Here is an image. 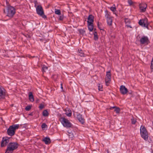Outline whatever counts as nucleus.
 Masks as SVG:
<instances>
[{
	"mask_svg": "<svg viewBox=\"0 0 153 153\" xmlns=\"http://www.w3.org/2000/svg\"><path fill=\"white\" fill-rule=\"evenodd\" d=\"M4 12L7 16L10 18H12L16 13L14 7L11 6H8L6 8L4 9Z\"/></svg>",
	"mask_w": 153,
	"mask_h": 153,
	"instance_id": "f257e3e1",
	"label": "nucleus"
},
{
	"mask_svg": "<svg viewBox=\"0 0 153 153\" xmlns=\"http://www.w3.org/2000/svg\"><path fill=\"white\" fill-rule=\"evenodd\" d=\"M18 144L16 143H10L7 146L5 153H12L13 150L16 149Z\"/></svg>",
	"mask_w": 153,
	"mask_h": 153,
	"instance_id": "f03ea898",
	"label": "nucleus"
},
{
	"mask_svg": "<svg viewBox=\"0 0 153 153\" xmlns=\"http://www.w3.org/2000/svg\"><path fill=\"white\" fill-rule=\"evenodd\" d=\"M140 135L141 137L145 140H148V135L146 129L143 126H141L140 128Z\"/></svg>",
	"mask_w": 153,
	"mask_h": 153,
	"instance_id": "7ed1b4c3",
	"label": "nucleus"
},
{
	"mask_svg": "<svg viewBox=\"0 0 153 153\" xmlns=\"http://www.w3.org/2000/svg\"><path fill=\"white\" fill-rule=\"evenodd\" d=\"M59 120L63 126L67 128H70L72 127V125L67 119L63 117H61L59 119Z\"/></svg>",
	"mask_w": 153,
	"mask_h": 153,
	"instance_id": "20e7f679",
	"label": "nucleus"
},
{
	"mask_svg": "<svg viewBox=\"0 0 153 153\" xmlns=\"http://www.w3.org/2000/svg\"><path fill=\"white\" fill-rule=\"evenodd\" d=\"M36 10L37 13L43 18H45L46 17L44 14L43 10L41 6H37L36 8Z\"/></svg>",
	"mask_w": 153,
	"mask_h": 153,
	"instance_id": "39448f33",
	"label": "nucleus"
},
{
	"mask_svg": "<svg viewBox=\"0 0 153 153\" xmlns=\"http://www.w3.org/2000/svg\"><path fill=\"white\" fill-rule=\"evenodd\" d=\"M140 42L141 44H145L146 45H148L150 43L148 37L145 36H143L141 37L140 40Z\"/></svg>",
	"mask_w": 153,
	"mask_h": 153,
	"instance_id": "423d86ee",
	"label": "nucleus"
},
{
	"mask_svg": "<svg viewBox=\"0 0 153 153\" xmlns=\"http://www.w3.org/2000/svg\"><path fill=\"white\" fill-rule=\"evenodd\" d=\"M138 23L140 25L148 28L149 23L147 19L146 18L140 20L139 22Z\"/></svg>",
	"mask_w": 153,
	"mask_h": 153,
	"instance_id": "0eeeda50",
	"label": "nucleus"
},
{
	"mask_svg": "<svg viewBox=\"0 0 153 153\" xmlns=\"http://www.w3.org/2000/svg\"><path fill=\"white\" fill-rule=\"evenodd\" d=\"M12 126H10L8 129L7 131V134L11 136H13L15 134V131L13 128Z\"/></svg>",
	"mask_w": 153,
	"mask_h": 153,
	"instance_id": "6e6552de",
	"label": "nucleus"
},
{
	"mask_svg": "<svg viewBox=\"0 0 153 153\" xmlns=\"http://www.w3.org/2000/svg\"><path fill=\"white\" fill-rule=\"evenodd\" d=\"M6 95L5 91L0 87V99H4Z\"/></svg>",
	"mask_w": 153,
	"mask_h": 153,
	"instance_id": "1a4fd4ad",
	"label": "nucleus"
},
{
	"mask_svg": "<svg viewBox=\"0 0 153 153\" xmlns=\"http://www.w3.org/2000/svg\"><path fill=\"white\" fill-rule=\"evenodd\" d=\"M9 142V138L8 137L3 138L1 143V146H5Z\"/></svg>",
	"mask_w": 153,
	"mask_h": 153,
	"instance_id": "9d476101",
	"label": "nucleus"
},
{
	"mask_svg": "<svg viewBox=\"0 0 153 153\" xmlns=\"http://www.w3.org/2000/svg\"><path fill=\"white\" fill-rule=\"evenodd\" d=\"M120 91L122 94H125L128 92L127 89L126 88L125 86L122 85L120 87Z\"/></svg>",
	"mask_w": 153,
	"mask_h": 153,
	"instance_id": "9b49d317",
	"label": "nucleus"
},
{
	"mask_svg": "<svg viewBox=\"0 0 153 153\" xmlns=\"http://www.w3.org/2000/svg\"><path fill=\"white\" fill-rule=\"evenodd\" d=\"M139 6L141 12H144L145 11L146 8L147 7V5L146 3H141L140 4Z\"/></svg>",
	"mask_w": 153,
	"mask_h": 153,
	"instance_id": "f8f14e48",
	"label": "nucleus"
},
{
	"mask_svg": "<svg viewBox=\"0 0 153 153\" xmlns=\"http://www.w3.org/2000/svg\"><path fill=\"white\" fill-rule=\"evenodd\" d=\"M94 16L92 15H90L88 16L87 21L88 23L93 24L94 22Z\"/></svg>",
	"mask_w": 153,
	"mask_h": 153,
	"instance_id": "ddd939ff",
	"label": "nucleus"
},
{
	"mask_svg": "<svg viewBox=\"0 0 153 153\" xmlns=\"http://www.w3.org/2000/svg\"><path fill=\"white\" fill-rule=\"evenodd\" d=\"M77 118L79 121L82 124L84 122V120L82 117V115L79 113H77Z\"/></svg>",
	"mask_w": 153,
	"mask_h": 153,
	"instance_id": "4468645a",
	"label": "nucleus"
},
{
	"mask_svg": "<svg viewBox=\"0 0 153 153\" xmlns=\"http://www.w3.org/2000/svg\"><path fill=\"white\" fill-rule=\"evenodd\" d=\"M42 141L44 142L45 144H48L51 143V140L49 137H45L43 140Z\"/></svg>",
	"mask_w": 153,
	"mask_h": 153,
	"instance_id": "2eb2a0df",
	"label": "nucleus"
},
{
	"mask_svg": "<svg viewBox=\"0 0 153 153\" xmlns=\"http://www.w3.org/2000/svg\"><path fill=\"white\" fill-rule=\"evenodd\" d=\"M29 98L31 102H33L34 101V99L33 97V96L31 92H30L29 94Z\"/></svg>",
	"mask_w": 153,
	"mask_h": 153,
	"instance_id": "dca6fc26",
	"label": "nucleus"
},
{
	"mask_svg": "<svg viewBox=\"0 0 153 153\" xmlns=\"http://www.w3.org/2000/svg\"><path fill=\"white\" fill-rule=\"evenodd\" d=\"M88 29L90 31H92L94 28L93 24H90L88 23Z\"/></svg>",
	"mask_w": 153,
	"mask_h": 153,
	"instance_id": "f3484780",
	"label": "nucleus"
},
{
	"mask_svg": "<svg viewBox=\"0 0 153 153\" xmlns=\"http://www.w3.org/2000/svg\"><path fill=\"white\" fill-rule=\"evenodd\" d=\"M108 25L109 26H111L112 25V17L108 18L106 19Z\"/></svg>",
	"mask_w": 153,
	"mask_h": 153,
	"instance_id": "a211bd4d",
	"label": "nucleus"
},
{
	"mask_svg": "<svg viewBox=\"0 0 153 153\" xmlns=\"http://www.w3.org/2000/svg\"><path fill=\"white\" fill-rule=\"evenodd\" d=\"M105 17L106 19L111 17L110 15V13L107 10L105 11Z\"/></svg>",
	"mask_w": 153,
	"mask_h": 153,
	"instance_id": "6ab92c4d",
	"label": "nucleus"
},
{
	"mask_svg": "<svg viewBox=\"0 0 153 153\" xmlns=\"http://www.w3.org/2000/svg\"><path fill=\"white\" fill-rule=\"evenodd\" d=\"M106 76L105 78L111 79V73L110 71L107 72Z\"/></svg>",
	"mask_w": 153,
	"mask_h": 153,
	"instance_id": "aec40b11",
	"label": "nucleus"
},
{
	"mask_svg": "<svg viewBox=\"0 0 153 153\" xmlns=\"http://www.w3.org/2000/svg\"><path fill=\"white\" fill-rule=\"evenodd\" d=\"M111 81V79H108L106 78H105V81L106 85L107 86H108L109 84L110 83Z\"/></svg>",
	"mask_w": 153,
	"mask_h": 153,
	"instance_id": "412c9836",
	"label": "nucleus"
},
{
	"mask_svg": "<svg viewBox=\"0 0 153 153\" xmlns=\"http://www.w3.org/2000/svg\"><path fill=\"white\" fill-rule=\"evenodd\" d=\"M78 55L79 56H85V54L83 53V51L81 50H78Z\"/></svg>",
	"mask_w": 153,
	"mask_h": 153,
	"instance_id": "4be33fe9",
	"label": "nucleus"
},
{
	"mask_svg": "<svg viewBox=\"0 0 153 153\" xmlns=\"http://www.w3.org/2000/svg\"><path fill=\"white\" fill-rule=\"evenodd\" d=\"M125 22L126 23V26L127 27L131 28V27L130 25H127V24L128 23H130V21L129 20V19H125Z\"/></svg>",
	"mask_w": 153,
	"mask_h": 153,
	"instance_id": "5701e85b",
	"label": "nucleus"
},
{
	"mask_svg": "<svg viewBox=\"0 0 153 153\" xmlns=\"http://www.w3.org/2000/svg\"><path fill=\"white\" fill-rule=\"evenodd\" d=\"M49 115V114L47 111L45 110L43 111L42 115L44 117L48 116Z\"/></svg>",
	"mask_w": 153,
	"mask_h": 153,
	"instance_id": "b1692460",
	"label": "nucleus"
},
{
	"mask_svg": "<svg viewBox=\"0 0 153 153\" xmlns=\"http://www.w3.org/2000/svg\"><path fill=\"white\" fill-rule=\"evenodd\" d=\"M11 126H12L14 130V131H15L18 129L19 127V124H16V125H13Z\"/></svg>",
	"mask_w": 153,
	"mask_h": 153,
	"instance_id": "393cba45",
	"label": "nucleus"
},
{
	"mask_svg": "<svg viewBox=\"0 0 153 153\" xmlns=\"http://www.w3.org/2000/svg\"><path fill=\"white\" fill-rule=\"evenodd\" d=\"M94 39L95 40H96L98 39V37L97 35V33L96 32H95L94 34Z\"/></svg>",
	"mask_w": 153,
	"mask_h": 153,
	"instance_id": "a878e982",
	"label": "nucleus"
},
{
	"mask_svg": "<svg viewBox=\"0 0 153 153\" xmlns=\"http://www.w3.org/2000/svg\"><path fill=\"white\" fill-rule=\"evenodd\" d=\"M111 10L113 12H115L116 11L115 5L114 4H113V6L110 8Z\"/></svg>",
	"mask_w": 153,
	"mask_h": 153,
	"instance_id": "bb28decb",
	"label": "nucleus"
},
{
	"mask_svg": "<svg viewBox=\"0 0 153 153\" xmlns=\"http://www.w3.org/2000/svg\"><path fill=\"white\" fill-rule=\"evenodd\" d=\"M120 108L116 106V108H115L114 111H115L118 114L120 113Z\"/></svg>",
	"mask_w": 153,
	"mask_h": 153,
	"instance_id": "cd10ccee",
	"label": "nucleus"
},
{
	"mask_svg": "<svg viewBox=\"0 0 153 153\" xmlns=\"http://www.w3.org/2000/svg\"><path fill=\"white\" fill-rule=\"evenodd\" d=\"M137 122L136 119L134 118V117L131 119V122L132 124H135Z\"/></svg>",
	"mask_w": 153,
	"mask_h": 153,
	"instance_id": "c85d7f7f",
	"label": "nucleus"
},
{
	"mask_svg": "<svg viewBox=\"0 0 153 153\" xmlns=\"http://www.w3.org/2000/svg\"><path fill=\"white\" fill-rule=\"evenodd\" d=\"M55 14L58 15H60L61 14V11L60 10L58 9H55Z\"/></svg>",
	"mask_w": 153,
	"mask_h": 153,
	"instance_id": "c756f323",
	"label": "nucleus"
},
{
	"mask_svg": "<svg viewBox=\"0 0 153 153\" xmlns=\"http://www.w3.org/2000/svg\"><path fill=\"white\" fill-rule=\"evenodd\" d=\"M48 67L45 65H43L42 67V71L43 72H45V70L48 69Z\"/></svg>",
	"mask_w": 153,
	"mask_h": 153,
	"instance_id": "7c9ffc66",
	"label": "nucleus"
},
{
	"mask_svg": "<svg viewBox=\"0 0 153 153\" xmlns=\"http://www.w3.org/2000/svg\"><path fill=\"white\" fill-rule=\"evenodd\" d=\"M79 31L80 33L82 35H84L85 33V31L83 29H79Z\"/></svg>",
	"mask_w": 153,
	"mask_h": 153,
	"instance_id": "2f4dec72",
	"label": "nucleus"
},
{
	"mask_svg": "<svg viewBox=\"0 0 153 153\" xmlns=\"http://www.w3.org/2000/svg\"><path fill=\"white\" fill-rule=\"evenodd\" d=\"M69 137L72 140L73 139V137H74V135L72 133H70L69 134Z\"/></svg>",
	"mask_w": 153,
	"mask_h": 153,
	"instance_id": "473e14b6",
	"label": "nucleus"
},
{
	"mask_svg": "<svg viewBox=\"0 0 153 153\" xmlns=\"http://www.w3.org/2000/svg\"><path fill=\"white\" fill-rule=\"evenodd\" d=\"M31 107L30 105H28L26 107L25 109L27 111H29L31 109Z\"/></svg>",
	"mask_w": 153,
	"mask_h": 153,
	"instance_id": "72a5a7b5",
	"label": "nucleus"
},
{
	"mask_svg": "<svg viewBox=\"0 0 153 153\" xmlns=\"http://www.w3.org/2000/svg\"><path fill=\"white\" fill-rule=\"evenodd\" d=\"M47 126V125L45 123H43L41 127L42 129H43L45 128Z\"/></svg>",
	"mask_w": 153,
	"mask_h": 153,
	"instance_id": "f704fd0d",
	"label": "nucleus"
},
{
	"mask_svg": "<svg viewBox=\"0 0 153 153\" xmlns=\"http://www.w3.org/2000/svg\"><path fill=\"white\" fill-rule=\"evenodd\" d=\"M39 108L40 109H42L44 108V105L42 104H40L39 106Z\"/></svg>",
	"mask_w": 153,
	"mask_h": 153,
	"instance_id": "c9c22d12",
	"label": "nucleus"
},
{
	"mask_svg": "<svg viewBox=\"0 0 153 153\" xmlns=\"http://www.w3.org/2000/svg\"><path fill=\"white\" fill-rule=\"evenodd\" d=\"M66 114L67 116L68 117H71V116L72 113L71 112H69V113H66Z\"/></svg>",
	"mask_w": 153,
	"mask_h": 153,
	"instance_id": "e433bc0d",
	"label": "nucleus"
},
{
	"mask_svg": "<svg viewBox=\"0 0 153 153\" xmlns=\"http://www.w3.org/2000/svg\"><path fill=\"white\" fill-rule=\"evenodd\" d=\"M102 88V86L100 84L98 86V89L99 90L101 91L102 90L101 89Z\"/></svg>",
	"mask_w": 153,
	"mask_h": 153,
	"instance_id": "4c0bfd02",
	"label": "nucleus"
},
{
	"mask_svg": "<svg viewBox=\"0 0 153 153\" xmlns=\"http://www.w3.org/2000/svg\"><path fill=\"white\" fill-rule=\"evenodd\" d=\"M128 3L130 5H131L132 4V2L131 0H129L128 1Z\"/></svg>",
	"mask_w": 153,
	"mask_h": 153,
	"instance_id": "58836bf2",
	"label": "nucleus"
},
{
	"mask_svg": "<svg viewBox=\"0 0 153 153\" xmlns=\"http://www.w3.org/2000/svg\"><path fill=\"white\" fill-rule=\"evenodd\" d=\"M63 18H64L63 16H61L59 17V19L60 20H63Z\"/></svg>",
	"mask_w": 153,
	"mask_h": 153,
	"instance_id": "ea45409f",
	"label": "nucleus"
},
{
	"mask_svg": "<svg viewBox=\"0 0 153 153\" xmlns=\"http://www.w3.org/2000/svg\"><path fill=\"white\" fill-rule=\"evenodd\" d=\"M150 68L151 70V72L153 71V65H151Z\"/></svg>",
	"mask_w": 153,
	"mask_h": 153,
	"instance_id": "a19ab883",
	"label": "nucleus"
},
{
	"mask_svg": "<svg viewBox=\"0 0 153 153\" xmlns=\"http://www.w3.org/2000/svg\"><path fill=\"white\" fill-rule=\"evenodd\" d=\"M115 108H116V106H113V107H111L110 108H109V109H110V110H111L113 109H115Z\"/></svg>",
	"mask_w": 153,
	"mask_h": 153,
	"instance_id": "79ce46f5",
	"label": "nucleus"
},
{
	"mask_svg": "<svg viewBox=\"0 0 153 153\" xmlns=\"http://www.w3.org/2000/svg\"><path fill=\"white\" fill-rule=\"evenodd\" d=\"M151 65H153V57L151 62Z\"/></svg>",
	"mask_w": 153,
	"mask_h": 153,
	"instance_id": "37998d69",
	"label": "nucleus"
},
{
	"mask_svg": "<svg viewBox=\"0 0 153 153\" xmlns=\"http://www.w3.org/2000/svg\"><path fill=\"white\" fill-rule=\"evenodd\" d=\"M61 88L62 89H63V87H62V83L61 84Z\"/></svg>",
	"mask_w": 153,
	"mask_h": 153,
	"instance_id": "c03bdc74",
	"label": "nucleus"
},
{
	"mask_svg": "<svg viewBox=\"0 0 153 153\" xmlns=\"http://www.w3.org/2000/svg\"><path fill=\"white\" fill-rule=\"evenodd\" d=\"M38 100H36V102H38Z\"/></svg>",
	"mask_w": 153,
	"mask_h": 153,
	"instance_id": "a18cd8bd",
	"label": "nucleus"
},
{
	"mask_svg": "<svg viewBox=\"0 0 153 153\" xmlns=\"http://www.w3.org/2000/svg\"><path fill=\"white\" fill-rule=\"evenodd\" d=\"M152 153H153V150H152Z\"/></svg>",
	"mask_w": 153,
	"mask_h": 153,
	"instance_id": "49530a36",
	"label": "nucleus"
},
{
	"mask_svg": "<svg viewBox=\"0 0 153 153\" xmlns=\"http://www.w3.org/2000/svg\"><path fill=\"white\" fill-rule=\"evenodd\" d=\"M129 24V23H127V25H129L128 24Z\"/></svg>",
	"mask_w": 153,
	"mask_h": 153,
	"instance_id": "de8ad7c7",
	"label": "nucleus"
},
{
	"mask_svg": "<svg viewBox=\"0 0 153 153\" xmlns=\"http://www.w3.org/2000/svg\"><path fill=\"white\" fill-rule=\"evenodd\" d=\"M98 27H99V24H98Z\"/></svg>",
	"mask_w": 153,
	"mask_h": 153,
	"instance_id": "09e8293b",
	"label": "nucleus"
},
{
	"mask_svg": "<svg viewBox=\"0 0 153 153\" xmlns=\"http://www.w3.org/2000/svg\"><path fill=\"white\" fill-rule=\"evenodd\" d=\"M99 29H100V27H99Z\"/></svg>",
	"mask_w": 153,
	"mask_h": 153,
	"instance_id": "8fccbe9b",
	"label": "nucleus"
},
{
	"mask_svg": "<svg viewBox=\"0 0 153 153\" xmlns=\"http://www.w3.org/2000/svg\"><path fill=\"white\" fill-rule=\"evenodd\" d=\"M99 29H100V27H99Z\"/></svg>",
	"mask_w": 153,
	"mask_h": 153,
	"instance_id": "3c124183",
	"label": "nucleus"
}]
</instances>
